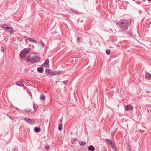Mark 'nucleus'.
<instances>
[{
    "instance_id": "obj_1",
    "label": "nucleus",
    "mask_w": 151,
    "mask_h": 151,
    "mask_svg": "<svg viewBox=\"0 0 151 151\" xmlns=\"http://www.w3.org/2000/svg\"><path fill=\"white\" fill-rule=\"evenodd\" d=\"M129 20H121L117 22V24L119 27H127L130 23Z\"/></svg>"
},
{
    "instance_id": "obj_2",
    "label": "nucleus",
    "mask_w": 151,
    "mask_h": 151,
    "mask_svg": "<svg viewBox=\"0 0 151 151\" xmlns=\"http://www.w3.org/2000/svg\"><path fill=\"white\" fill-rule=\"evenodd\" d=\"M28 61H30L32 63H34L39 61L40 60V57L37 56L32 57L31 55H29L27 58Z\"/></svg>"
},
{
    "instance_id": "obj_3",
    "label": "nucleus",
    "mask_w": 151,
    "mask_h": 151,
    "mask_svg": "<svg viewBox=\"0 0 151 151\" xmlns=\"http://www.w3.org/2000/svg\"><path fill=\"white\" fill-rule=\"evenodd\" d=\"M30 49L29 48H25L23 49L21 52L20 54L22 58H24V55L28 53L30 50Z\"/></svg>"
},
{
    "instance_id": "obj_4",
    "label": "nucleus",
    "mask_w": 151,
    "mask_h": 151,
    "mask_svg": "<svg viewBox=\"0 0 151 151\" xmlns=\"http://www.w3.org/2000/svg\"><path fill=\"white\" fill-rule=\"evenodd\" d=\"M46 72L48 74L50 75L51 76H54L56 74V73L53 72L52 71H51L49 69H47L46 70Z\"/></svg>"
},
{
    "instance_id": "obj_5",
    "label": "nucleus",
    "mask_w": 151,
    "mask_h": 151,
    "mask_svg": "<svg viewBox=\"0 0 151 151\" xmlns=\"http://www.w3.org/2000/svg\"><path fill=\"white\" fill-rule=\"evenodd\" d=\"M25 120L28 123H33L34 122V120L31 119L29 118H24Z\"/></svg>"
},
{
    "instance_id": "obj_6",
    "label": "nucleus",
    "mask_w": 151,
    "mask_h": 151,
    "mask_svg": "<svg viewBox=\"0 0 151 151\" xmlns=\"http://www.w3.org/2000/svg\"><path fill=\"white\" fill-rule=\"evenodd\" d=\"M125 110L127 111L129 110H131L133 109V107L132 106L130 105H127L125 107Z\"/></svg>"
},
{
    "instance_id": "obj_7",
    "label": "nucleus",
    "mask_w": 151,
    "mask_h": 151,
    "mask_svg": "<svg viewBox=\"0 0 151 151\" xmlns=\"http://www.w3.org/2000/svg\"><path fill=\"white\" fill-rule=\"evenodd\" d=\"M6 28L7 29V31L11 33H13L14 32L13 29L10 27H6Z\"/></svg>"
},
{
    "instance_id": "obj_8",
    "label": "nucleus",
    "mask_w": 151,
    "mask_h": 151,
    "mask_svg": "<svg viewBox=\"0 0 151 151\" xmlns=\"http://www.w3.org/2000/svg\"><path fill=\"white\" fill-rule=\"evenodd\" d=\"M27 39L29 41H30V42H34L35 43H37V41H36V40H35V39H34L33 38H27Z\"/></svg>"
},
{
    "instance_id": "obj_9",
    "label": "nucleus",
    "mask_w": 151,
    "mask_h": 151,
    "mask_svg": "<svg viewBox=\"0 0 151 151\" xmlns=\"http://www.w3.org/2000/svg\"><path fill=\"white\" fill-rule=\"evenodd\" d=\"M16 84L19 86H24V84L21 82V81H18L16 82Z\"/></svg>"
},
{
    "instance_id": "obj_10",
    "label": "nucleus",
    "mask_w": 151,
    "mask_h": 151,
    "mask_svg": "<svg viewBox=\"0 0 151 151\" xmlns=\"http://www.w3.org/2000/svg\"><path fill=\"white\" fill-rule=\"evenodd\" d=\"M145 78H146L151 79V75L149 73H147L145 75Z\"/></svg>"
},
{
    "instance_id": "obj_11",
    "label": "nucleus",
    "mask_w": 151,
    "mask_h": 151,
    "mask_svg": "<svg viewBox=\"0 0 151 151\" xmlns=\"http://www.w3.org/2000/svg\"><path fill=\"white\" fill-rule=\"evenodd\" d=\"M111 146L112 148L114 149V151H116V147L115 145L113 142L111 144Z\"/></svg>"
},
{
    "instance_id": "obj_12",
    "label": "nucleus",
    "mask_w": 151,
    "mask_h": 151,
    "mask_svg": "<svg viewBox=\"0 0 151 151\" xmlns=\"http://www.w3.org/2000/svg\"><path fill=\"white\" fill-rule=\"evenodd\" d=\"M43 70V68L42 67L38 68L37 69L38 71L40 73H42Z\"/></svg>"
},
{
    "instance_id": "obj_13",
    "label": "nucleus",
    "mask_w": 151,
    "mask_h": 151,
    "mask_svg": "<svg viewBox=\"0 0 151 151\" xmlns=\"http://www.w3.org/2000/svg\"><path fill=\"white\" fill-rule=\"evenodd\" d=\"M88 149L90 150L94 151L95 150V148L92 145H91L89 146Z\"/></svg>"
},
{
    "instance_id": "obj_14",
    "label": "nucleus",
    "mask_w": 151,
    "mask_h": 151,
    "mask_svg": "<svg viewBox=\"0 0 151 151\" xmlns=\"http://www.w3.org/2000/svg\"><path fill=\"white\" fill-rule=\"evenodd\" d=\"M49 63V60L48 59H47L45 61V63L43 64L42 66H45V64H47L48 65Z\"/></svg>"
},
{
    "instance_id": "obj_15",
    "label": "nucleus",
    "mask_w": 151,
    "mask_h": 151,
    "mask_svg": "<svg viewBox=\"0 0 151 151\" xmlns=\"http://www.w3.org/2000/svg\"><path fill=\"white\" fill-rule=\"evenodd\" d=\"M34 130L35 132H38L40 131V129L39 128L35 127L34 128Z\"/></svg>"
},
{
    "instance_id": "obj_16",
    "label": "nucleus",
    "mask_w": 151,
    "mask_h": 151,
    "mask_svg": "<svg viewBox=\"0 0 151 151\" xmlns=\"http://www.w3.org/2000/svg\"><path fill=\"white\" fill-rule=\"evenodd\" d=\"M62 125L61 124H60L58 126V129L59 131H61L62 129Z\"/></svg>"
},
{
    "instance_id": "obj_17",
    "label": "nucleus",
    "mask_w": 151,
    "mask_h": 151,
    "mask_svg": "<svg viewBox=\"0 0 151 151\" xmlns=\"http://www.w3.org/2000/svg\"><path fill=\"white\" fill-rule=\"evenodd\" d=\"M40 99L42 100H44L45 99V96L43 95H41L40 97Z\"/></svg>"
},
{
    "instance_id": "obj_18",
    "label": "nucleus",
    "mask_w": 151,
    "mask_h": 151,
    "mask_svg": "<svg viewBox=\"0 0 151 151\" xmlns=\"http://www.w3.org/2000/svg\"><path fill=\"white\" fill-rule=\"evenodd\" d=\"M111 52V50H107L106 51V53L108 55L110 54Z\"/></svg>"
},
{
    "instance_id": "obj_19",
    "label": "nucleus",
    "mask_w": 151,
    "mask_h": 151,
    "mask_svg": "<svg viewBox=\"0 0 151 151\" xmlns=\"http://www.w3.org/2000/svg\"><path fill=\"white\" fill-rule=\"evenodd\" d=\"M38 106L36 104H34L33 105V108L34 110L36 109L37 108Z\"/></svg>"
},
{
    "instance_id": "obj_20",
    "label": "nucleus",
    "mask_w": 151,
    "mask_h": 151,
    "mask_svg": "<svg viewBox=\"0 0 151 151\" xmlns=\"http://www.w3.org/2000/svg\"><path fill=\"white\" fill-rule=\"evenodd\" d=\"M106 141L107 142V143H109L110 144H111L113 143V142L109 139H107Z\"/></svg>"
},
{
    "instance_id": "obj_21",
    "label": "nucleus",
    "mask_w": 151,
    "mask_h": 151,
    "mask_svg": "<svg viewBox=\"0 0 151 151\" xmlns=\"http://www.w3.org/2000/svg\"><path fill=\"white\" fill-rule=\"evenodd\" d=\"M1 27L2 28L5 29H7L6 28V27H7L6 26V25H2L1 26Z\"/></svg>"
},
{
    "instance_id": "obj_22",
    "label": "nucleus",
    "mask_w": 151,
    "mask_h": 151,
    "mask_svg": "<svg viewBox=\"0 0 151 151\" xmlns=\"http://www.w3.org/2000/svg\"><path fill=\"white\" fill-rule=\"evenodd\" d=\"M45 147L46 149H48L49 147V145L48 144H46L45 145Z\"/></svg>"
},
{
    "instance_id": "obj_23",
    "label": "nucleus",
    "mask_w": 151,
    "mask_h": 151,
    "mask_svg": "<svg viewBox=\"0 0 151 151\" xmlns=\"http://www.w3.org/2000/svg\"><path fill=\"white\" fill-rule=\"evenodd\" d=\"M80 144L81 145H83L85 144V142H80Z\"/></svg>"
},
{
    "instance_id": "obj_24",
    "label": "nucleus",
    "mask_w": 151,
    "mask_h": 151,
    "mask_svg": "<svg viewBox=\"0 0 151 151\" xmlns=\"http://www.w3.org/2000/svg\"><path fill=\"white\" fill-rule=\"evenodd\" d=\"M45 66H46V67H48L47 66V64H45Z\"/></svg>"
},
{
    "instance_id": "obj_25",
    "label": "nucleus",
    "mask_w": 151,
    "mask_h": 151,
    "mask_svg": "<svg viewBox=\"0 0 151 151\" xmlns=\"http://www.w3.org/2000/svg\"><path fill=\"white\" fill-rule=\"evenodd\" d=\"M129 151H131V149H129Z\"/></svg>"
},
{
    "instance_id": "obj_26",
    "label": "nucleus",
    "mask_w": 151,
    "mask_h": 151,
    "mask_svg": "<svg viewBox=\"0 0 151 151\" xmlns=\"http://www.w3.org/2000/svg\"><path fill=\"white\" fill-rule=\"evenodd\" d=\"M150 0H148V1H150Z\"/></svg>"
},
{
    "instance_id": "obj_27",
    "label": "nucleus",
    "mask_w": 151,
    "mask_h": 151,
    "mask_svg": "<svg viewBox=\"0 0 151 151\" xmlns=\"http://www.w3.org/2000/svg\"><path fill=\"white\" fill-rule=\"evenodd\" d=\"M30 110H29V112H30Z\"/></svg>"
},
{
    "instance_id": "obj_28",
    "label": "nucleus",
    "mask_w": 151,
    "mask_h": 151,
    "mask_svg": "<svg viewBox=\"0 0 151 151\" xmlns=\"http://www.w3.org/2000/svg\"><path fill=\"white\" fill-rule=\"evenodd\" d=\"M150 111H151V110H150Z\"/></svg>"
}]
</instances>
